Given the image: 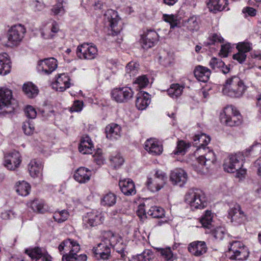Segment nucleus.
Listing matches in <instances>:
<instances>
[{"instance_id":"423d86ee","label":"nucleus","mask_w":261,"mask_h":261,"mask_svg":"<svg viewBox=\"0 0 261 261\" xmlns=\"http://www.w3.org/2000/svg\"><path fill=\"white\" fill-rule=\"evenodd\" d=\"M58 249L61 253L63 250L69 252L68 253L63 255V261H72L73 259L75 258L74 257L75 252H78L80 251V246L76 241L68 239L60 244Z\"/></svg>"},{"instance_id":"5701e85b","label":"nucleus","mask_w":261,"mask_h":261,"mask_svg":"<svg viewBox=\"0 0 261 261\" xmlns=\"http://www.w3.org/2000/svg\"><path fill=\"white\" fill-rule=\"evenodd\" d=\"M227 2L228 0H207L206 4L210 11L216 13L225 9L229 10Z\"/></svg>"},{"instance_id":"c85d7f7f","label":"nucleus","mask_w":261,"mask_h":261,"mask_svg":"<svg viewBox=\"0 0 261 261\" xmlns=\"http://www.w3.org/2000/svg\"><path fill=\"white\" fill-rule=\"evenodd\" d=\"M43 165L41 162L36 159L32 160L28 164V170L30 175L34 178L39 177L41 174Z\"/></svg>"},{"instance_id":"a211bd4d","label":"nucleus","mask_w":261,"mask_h":261,"mask_svg":"<svg viewBox=\"0 0 261 261\" xmlns=\"http://www.w3.org/2000/svg\"><path fill=\"white\" fill-rule=\"evenodd\" d=\"M188 251L195 256H200L207 250L206 244L204 241H196L189 244Z\"/></svg>"},{"instance_id":"8fccbe9b","label":"nucleus","mask_w":261,"mask_h":261,"mask_svg":"<svg viewBox=\"0 0 261 261\" xmlns=\"http://www.w3.org/2000/svg\"><path fill=\"white\" fill-rule=\"evenodd\" d=\"M31 207L34 212L39 213H43L45 211L44 203L38 200H35L31 203Z\"/></svg>"},{"instance_id":"c756f323","label":"nucleus","mask_w":261,"mask_h":261,"mask_svg":"<svg viewBox=\"0 0 261 261\" xmlns=\"http://www.w3.org/2000/svg\"><path fill=\"white\" fill-rule=\"evenodd\" d=\"M121 240V237L117 233L111 231H105L103 233L102 241L109 245V247L115 246Z\"/></svg>"},{"instance_id":"4be33fe9","label":"nucleus","mask_w":261,"mask_h":261,"mask_svg":"<svg viewBox=\"0 0 261 261\" xmlns=\"http://www.w3.org/2000/svg\"><path fill=\"white\" fill-rule=\"evenodd\" d=\"M92 171L85 167H80L74 174V179L80 184H85L89 181Z\"/></svg>"},{"instance_id":"72a5a7b5","label":"nucleus","mask_w":261,"mask_h":261,"mask_svg":"<svg viewBox=\"0 0 261 261\" xmlns=\"http://www.w3.org/2000/svg\"><path fill=\"white\" fill-rule=\"evenodd\" d=\"M11 62L6 53L0 54V75H6L10 71Z\"/></svg>"},{"instance_id":"473e14b6","label":"nucleus","mask_w":261,"mask_h":261,"mask_svg":"<svg viewBox=\"0 0 261 261\" xmlns=\"http://www.w3.org/2000/svg\"><path fill=\"white\" fill-rule=\"evenodd\" d=\"M12 98L11 91L7 88H0V109L8 107Z\"/></svg>"},{"instance_id":"0eeeda50","label":"nucleus","mask_w":261,"mask_h":261,"mask_svg":"<svg viewBox=\"0 0 261 261\" xmlns=\"http://www.w3.org/2000/svg\"><path fill=\"white\" fill-rule=\"evenodd\" d=\"M228 253L231 254L230 259L236 260H245L249 253L247 247L240 241H234L230 244Z\"/></svg>"},{"instance_id":"393cba45","label":"nucleus","mask_w":261,"mask_h":261,"mask_svg":"<svg viewBox=\"0 0 261 261\" xmlns=\"http://www.w3.org/2000/svg\"><path fill=\"white\" fill-rule=\"evenodd\" d=\"M70 79L66 74L62 73L59 75L53 87L57 91L63 92L69 88L70 83Z\"/></svg>"},{"instance_id":"412c9836","label":"nucleus","mask_w":261,"mask_h":261,"mask_svg":"<svg viewBox=\"0 0 261 261\" xmlns=\"http://www.w3.org/2000/svg\"><path fill=\"white\" fill-rule=\"evenodd\" d=\"M119 186L121 192L125 195H134L136 193L135 184L130 178L120 179Z\"/></svg>"},{"instance_id":"37998d69","label":"nucleus","mask_w":261,"mask_h":261,"mask_svg":"<svg viewBox=\"0 0 261 261\" xmlns=\"http://www.w3.org/2000/svg\"><path fill=\"white\" fill-rule=\"evenodd\" d=\"M147 214L154 218H162L164 216V210L159 206H151L147 211Z\"/></svg>"},{"instance_id":"2f4dec72","label":"nucleus","mask_w":261,"mask_h":261,"mask_svg":"<svg viewBox=\"0 0 261 261\" xmlns=\"http://www.w3.org/2000/svg\"><path fill=\"white\" fill-rule=\"evenodd\" d=\"M93 148V145L91 139L88 136L82 138L79 149L83 154H91Z\"/></svg>"},{"instance_id":"cd10ccee","label":"nucleus","mask_w":261,"mask_h":261,"mask_svg":"<svg viewBox=\"0 0 261 261\" xmlns=\"http://www.w3.org/2000/svg\"><path fill=\"white\" fill-rule=\"evenodd\" d=\"M211 138L210 136L206 134L202 133L200 135H196L193 138V145L197 147V150L203 149L206 150V146L210 142Z\"/></svg>"},{"instance_id":"e433bc0d","label":"nucleus","mask_w":261,"mask_h":261,"mask_svg":"<svg viewBox=\"0 0 261 261\" xmlns=\"http://www.w3.org/2000/svg\"><path fill=\"white\" fill-rule=\"evenodd\" d=\"M154 254L149 249H145L139 254L133 257V261H150L153 258Z\"/></svg>"},{"instance_id":"c9c22d12","label":"nucleus","mask_w":261,"mask_h":261,"mask_svg":"<svg viewBox=\"0 0 261 261\" xmlns=\"http://www.w3.org/2000/svg\"><path fill=\"white\" fill-rule=\"evenodd\" d=\"M15 188L18 194L22 196H26L30 193L31 187L28 182L21 181L16 184Z\"/></svg>"},{"instance_id":"ddd939ff","label":"nucleus","mask_w":261,"mask_h":261,"mask_svg":"<svg viewBox=\"0 0 261 261\" xmlns=\"http://www.w3.org/2000/svg\"><path fill=\"white\" fill-rule=\"evenodd\" d=\"M134 92L132 89L127 87L114 89L112 91V97L117 102H126L133 97Z\"/></svg>"},{"instance_id":"0e129e2a","label":"nucleus","mask_w":261,"mask_h":261,"mask_svg":"<svg viewBox=\"0 0 261 261\" xmlns=\"http://www.w3.org/2000/svg\"><path fill=\"white\" fill-rule=\"evenodd\" d=\"M94 160L97 165H101L103 163L104 159L101 154L100 150L97 151L96 153L93 155Z\"/></svg>"},{"instance_id":"58836bf2","label":"nucleus","mask_w":261,"mask_h":261,"mask_svg":"<svg viewBox=\"0 0 261 261\" xmlns=\"http://www.w3.org/2000/svg\"><path fill=\"white\" fill-rule=\"evenodd\" d=\"M139 70V64L137 62H130L125 67V76H128L130 78L137 75Z\"/></svg>"},{"instance_id":"2eb2a0df","label":"nucleus","mask_w":261,"mask_h":261,"mask_svg":"<svg viewBox=\"0 0 261 261\" xmlns=\"http://www.w3.org/2000/svg\"><path fill=\"white\" fill-rule=\"evenodd\" d=\"M228 217L236 226L243 224L246 219V216L239 205H236L229 210Z\"/></svg>"},{"instance_id":"bb28decb","label":"nucleus","mask_w":261,"mask_h":261,"mask_svg":"<svg viewBox=\"0 0 261 261\" xmlns=\"http://www.w3.org/2000/svg\"><path fill=\"white\" fill-rule=\"evenodd\" d=\"M150 95L144 92H139L137 95L136 106L140 110H145L150 103Z\"/></svg>"},{"instance_id":"aec40b11","label":"nucleus","mask_w":261,"mask_h":261,"mask_svg":"<svg viewBox=\"0 0 261 261\" xmlns=\"http://www.w3.org/2000/svg\"><path fill=\"white\" fill-rule=\"evenodd\" d=\"M188 176L186 172L181 169H177L171 172L170 180L174 185L181 187L187 181Z\"/></svg>"},{"instance_id":"680f3d73","label":"nucleus","mask_w":261,"mask_h":261,"mask_svg":"<svg viewBox=\"0 0 261 261\" xmlns=\"http://www.w3.org/2000/svg\"><path fill=\"white\" fill-rule=\"evenodd\" d=\"M223 38L220 36V34L215 33L213 34L211 37H210L208 44L211 45L214 44L216 42H221L223 41Z\"/></svg>"},{"instance_id":"09e8293b","label":"nucleus","mask_w":261,"mask_h":261,"mask_svg":"<svg viewBox=\"0 0 261 261\" xmlns=\"http://www.w3.org/2000/svg\"><path fill=\"white\" fill-rule=\"evenodd\" d=\"M212 233L214 237L218 240H222L226 234L225 228L222 226L217 227L214 228Z\"/></svg>"},{"instance_id":"864d4df0","label":"nucleus","mask_w":261,"mask_h":261,"mask_svg":"<svg viewBox=\"0 0 261 261\" xmlns=\"http://www.w3.org/2000/svg\"><path fill=\"white\" fill-rule=\"evenodd\" d=\"M187 27L190 31H196L199 28V23L195 17L190 18L187 23Z\"/></svg>"},{"instance_id":"39448f33","label":"nucleus","mask_w":261,"mask_h":261,"mask_svg":"<svg viewBox=\"0 0 261 261\" xmlns=\"http://www.w3.org/2000/svg\"><path fill=\"white\" fill-rule=\"evenodd\" d=\"M206 150L207 152L198 157L193 164V168L198 173H205L211 165L216 162V156L213 151L208 147Z\"/></svg>"},{"instance_id":"9d476101","label":"nucleus","mask_w":261,"mask_h":261,"mask_svg":"<svg viewBox=\"0 0 261 261\" xmlns=\"http://www.w3.org/2000/svg\"><path fill=\"white\" fill-rule=\"evenodd\" d=\"M104 221L103 214L96 210L87 212L83 217V224L86 228L96 226Z\"/></svg>"},{"instance_id":"1a4fd4ad","label":"nucleus","mask_w":261,"mask_h":261,"mask_svg":"<svg viewBox=\"0 0 261 261\" xmlns=\"http://www.w3.org/2000/svg\"><path fill=\"white\" fill-rule=\"evenodd\" d=\"M105 19L109 23L113 35H117L122 30V22L116 11L112 9L108 10L105 14Z\"/></svg>"},{"instance_id":"603ef678","label":"nucleus","mask_w":261,"mask_h":261,"mask_svg":"<svg viewBox=\"0 0 261 261\" xmlns=\"http://www.w3.org/2000/svg\"><path fill=\"white\" fill-rule=\"evenodd\" d=\"M209 65L213 69H216L223 67L224 63L220 59L214 57L210 60Z\"/></svg>"},{"instance_id":"6e6552de","label":"nucleus","mask_w":261,"mask_h":261,"mask_svg":"<svg viewBox=\"0 0 261 261\" xmlns=\"http://www.w3.org/2000/svg\"><path fill=\"white\" fill-rule=\"evenodd\" d=\"M167 177L165 173L161 171H156L154 175L148 177L146 181L148 189L152 192L159 191L165 185Z\"/></svg>"},{"instance_id":"4468645a","label":"nucleus","mask_w":261,"mask_h":261,"mask_svg":"<svg viewBox=\"0 0 261 261\" xmlns=\"http://www.w3.org/2000/svg\"><path fill=\"white\" fill-rule=\"evenodd\" d=\"M57 61L54 58L41 60L38 64V70L44 74H49L57 68Z\"/></svg>"},{"instance_id":"13d9d810","label":"nucleus","mask_w":261,"mask_h":261,"mask_svg":"<svg viewBox=\"0 0 261 261\" xmlns=\"http://www.w3.org/2000/svg\"><path fill=\"white\" fill-rule=\"evenodd\" d=\"M22 129L26 135H30L33 133L35 128L31 122L29 121L23 123Z\"/></svg>"},{"instance_id":"69168bd1","label":"nucleus","mask_w":261,"mask_h":261,"mask_svg":"<svg viewBox=\"0 0 261 261\" xmlns=\"http://www.w3.org/2000/svg\"><path fill=\"white\" fill-rule=\"evenodd\" d=\"M230 48L229 44H224L222 45L219 55L223 57H226Z\"/></svg>"},{"instance_id":"49530a36","label":"nucleus","mask_w":261,"mask_h":261,"mask_svg":"<svg viewBox=\"0 0 261 261\" xmlns=\"http://www.w3.org/2000/svg\"><path fill=\"white\" fill-rule=\"evenodd\" d=\"M212 212L207 210L205 211V214L201 218L200 222L203 227L210 228L212 225Z\"/></svg>"},{"instance_id":"338daca9","label":"nucleus","mask_w":261,"mask_h":261,"mask_svg":"<svg viewBox=\"0 0 261 261\" xmlns=\"http://www.w3.org/2000/svg\"><path fill=\"white\" fill-rule=\"evenodd\" d=\"M1 217L3 219L8 220L14 218L15 216L12 211H5L1 213Z\"/></svg>"},{"instance_id":"6ab92c4d","label":"nucleus","mask_w":261,"mask_h":261,"mask_svg":"<svg viewBox=\"0 0 261 261\" xmlns=\"http://www.w3.org/2000/svg\"><path fill=\"white\" fill-rule=\"evenodd\" d=\"M144 148L149 153L154 155H160L163 150L162 144L155 139H150L146 140Z\"/></svg>"},{"instance_id":"a18cd8bd","label":"nucleus","mask_w":261,"mask_h":261,"mask_svg":"<svg viewBox=\"0 0 261 261\" xmlns=\"http://www.w3.org/2000/svg\"><path fill=\"white\" fill-rule=\"evenodd\" d=\"M25 253L32 258L36 260L41 258L44 254L41 248L35 247L30 249H26Z\"/></svg>"},{"instance_id":"79ce46f5","label":"nucleus","mask_w":261,"mask_h":261,"mask_svg":"<svg viewBox=\"0 0 261 261\" xmlns=\"http://www.w3.org/2000/svg\"><path fill=\"white\" fill-rule=\"evenodd\" d=\"M156 250L166 260H172L174 258V255L171 248L167 247L166 248H156Z\"/></svg>"},{"instance_id":"052dcab7","label":"nucleus","mask_w":261,"mask_h":261,"mask_svg":"<svg viewBox=\"0 0 261 261\" xmlns=\"http://www.w3.org/2000/svg\"><path fill=\"white\" fill-rule=\"evenodd\" d=\"M25 114L30 119H34L36 117V110L31 106H27L24 109Z\"/></svg>"},{"instance_id":"7ed1b4c3","label":"nucleus","mask_w":261,"mask_h":261,"mask_svg":"<svg viewBox=\"0 0 261 261\" xmlns=\"http://www.w3.org/2000/svg\"><path fill=\"white\" fill-rule=\"evenodd\" d=\"M185 200L192 209H202L207 205L204 193L199 189H190L186 193Z\"/></svg>"},{"instance_id":"3c124183","label":"nucleus","mask_w":261,"mask_h":261,"mask_svg":"<svg viewBox=\"0 0 261 261\" xmlns=\"http://www.w3.org/2000/svg\"><path fill=\"white\" fill-rule=\"evenodd\" d=\"M110 161L112 166L115 168L119 167L124 162L123 158L119 154L112 156L110 158Z\"/></svg>"},{"instance_id":"f704fd0d","label":"nucleus","mask_w":261,"mask_h":261,"mask_svg":"<svg viewBox=\"0 0 261 261\" xmlns=\"http://www.w3.org/2000/svg\"><path fill=\"white\" fill-rule=\"evenodd\" d=\"M58 24L53 21L47 24L46 28L41 32V35L45 39L51 38L59 31Z\"/></svg>"},{"instance_id":"20e7f679","label":"nucleus","mask_w":261,"mask_h":261,"mask_svg":"<svg viewBox=\"0 0 261 261\" xmlns=\"http://www.w3.org/2000/svg\"><path fill=\"white\" fill-rule=\"evenodd\" d=\"M221 123L229 126H239L242 123V117L240 113L232 106L225 107L220 113Z\"/></svg>"},{"instance_id":"f3484780","label":"nucleus","mask_w":261,"mask_h":261,"mask_svg":"<svg viewBox=\"0 0 261 261\" xmlns=\"http://www.w3.org/2000/svg\"><path fill=\"white\" fill-rule=\"evenodd\" d=\"M237 48L238 52L233 55V59L239 63H242L246 59V53L252 48L251 44L247 42H240L237 44Z\"/></svg>"},{"instance_id":"774afa93","label":"nucleus","mask_w":261,"mask_h":261,"mask_svg":"<svg viewBox=\"0 0 261 261\" xmlns=\"http://www.w3.org/2000/svg\"><path fill=\"white\" fill-rule=\"evenodd\" d=\"M137 215L141 218H143V217L146 215V210L144 205H140L137 211Z\"/></svg>"},{"instance_id":"a19ab883","label":"nucleus","mask_w":261,"mask_h":261,"mask_svg":"<svg viewBox=\"0 0 261 261\" xmlns=\"http://www.w3.org/2000/svg\"><path fill=\"white\" fill-rule=\"evenodd\" d=\"M23 91L30 98L35 97L38 93L37 87L31 83L24 84L23 86Z\"/></svg>"},{"instance_id":"4c0bfd02","label":"nucleus","mask_w":261,"mask_h":261,"mask_svg":"<svg viewBox=\"0 0 261 261\" xmlns=\"http://www.w3.org/2000/svg\"><path fill=\"white\" fill-rule=\"evenodd\" d=\"M116 196L113 193L109 192L105 194L101 199V204L103 206H111L116 202Z\"/></svg>"},{"instance_id":"4d7b16f0","label":"nucleus","mask_w":261,"mask_h":261,"mask_svg":"<svg viewBox=\"0 0 261 261\" xmlns=\"http://www.w3.org/2000/svg\"><path fill=\"white\" fill-rule=\"evenodd\" d=\"M148 80L145 75L139 76L134 83L138 84L140 88H143L145 87L148 84Z\"/></svg>"},{"instance_id":"7c9ffc66","label":"nucleus","mask_w":261,"mask_h":261,"mask_svg":"<svg viewBox=\"0 0 261 261\" xmlns=\"http://www.w3.org/2000/svg\"><path fill=\"white\" fill-rule=\"evenodd\" d=\"M210 75V70L205 67L198 66L194 70V75L200 82H206L209 80Z\"/></svg>"},{"instance_id":"9b49d317","label":"nucleus","mask_w":261,"mask_h":261,"mask_svg":"<svg viewBox=\"0 0 261 261\" xmlns=\"http://www.w3.org/2000/svg\"><path fill=\"white\" fill-rule=\"evenodd\" d=\"M77 56L81 59L93 60L98 55V49L96 45L84 43L78 46L76 49Z\"/></svg>"},{"instance_id":"6e6d98bb","label":"nucleus","mask_w":261,"mask_h":261,"mask_svg":"<svg viewBox=\"0 0 261 261\" xmlns=\"http://www.w3.org/2000/svg\"><path fill=\"white\" fill-rule=\"evenodd\" d=\"M144 35L146 36V39L153 41L154 44L158 41L159 35L155 31L148 30Z\"/></svg>"},{"instance_id":"de8ad7c7","label":"nucleus","mask_w":261,"mask_h":261,"mask_svg":"<svg viewBox=\"0 0 261 261\" xmlns=\"http://www.w3.org/2000/svg\"><path fill=\"white\" fill-rule=\"evenodd\" d=\"M69 213L66 210L57 211L54 213V219L58 223H62L66 221L69 217Z\"/></svg>"},{"instance_id":"f257e3e1","label":"nucleus","mask_w":261,"mask_h":261,"mask_svg":"<svg viewBox=\"0 0 261 261\" xmlns=\"http://www.w3.org/2000/svg\"><path fill=\"white\" fill-rule=\"evenodd\" d=\"M247 88L240 77L233 75L226 80L223 92L230 97H240L244 94Z\"/></svg>"},{"instance_id":"ea45409f","label":"nucleus","mask_w":261,"mask_h":261,"mask_svg":"<svg viewBox=\"0 0 261 261\" xmlns=\"http://www.w3.org/2000/svg\"><path fill=\"white\" fill-rule=\"evenodd\" d=\"M183 87L178 84H173L167 90V93L169 96L173 98H176L182 94Z\"/></svg>"},{"instance_id":"c03bdc74","label":"nucleus","mask_w":261,"mask_h":261,"mask_svg":"<svg viewBox=\"0 0 261 261\" xmlns=\"http://www.w3.org/2000/svg\"><path fill=\"white\" fill-rule=\"evenodd\" d=\"M190 146L189 143H186L185 141L180 140L178 141L177 147L173 151V153L175 155H184L186 152L187 149Z\"/></svg>"},{"instance_id":"e2e57ef3","label":"nucleus","mask_w":261,"mask_h":261,"mask_svg":"<svg viewBox=\"0 0 261 261\" xmlns=\"http://www.w3.org/2000/svg\"><path fill=\"white\" fill-rule=\"evenodd\" d=\"M83 107V103L82 101L80 100H75L74 101L73 104L72 105V107L70 108V111L73 112H80Z\"/></svg>"},{"instance_id":"f03ea898","label":"nucleus","mask_w":261,"mask_h":261,"mask_svg":"<svg viewBox=\"0 0 261 261\" xmlns=\"http://www.w3.org/2000/svg\"><path fill=\"white\" fill-rule=\"evenodd\" d=\"M243 160V155L239 153L235 154L229 155L224 160L223 168L224 171L228 173L236 172V176L239 178L243 177L246 174V170L241 169L242 166V161Z\"/></svg>"},{"instance_id":"f8f14e48","label":"nucleus","mask_w":261,"mask_h":261,"mask_svg":"<svg viewBox=\"0 0 261 261\" xmlns=\"http://www.w3.org/2000/svg\"><path fill=\"white\" fill-rule=\"evenodd\" d=\"M26 32L25 27L17 24L12 26L8 31V39L13 45L17 44L22 40Z\"/></svg>"},{"instance_id":"5fc2aeb1","label":"nucleus","mask_w":261,"mask_h":261,"mask_svg":"<svg viewBox=\"0 0 261 261\" xmlns=\"http://www.w3.org/2000/svg\"><path fill=\"white\" fill-rule=\"evenodd\" d=\"M164 20L170 24L171 28H174L177 26V17L173 15L164 14L163 15Z\"/></svg>"},{"instance_id":"bf43d9fd","label":"nucleus","mask_w":261,"mask_h":261,"mask_svg":"<svg viewBox=\"0 0 261 261\" xmlns=\"http://www.w3.org/2000/svg\"><path fill=\"white\" fill-rule=\"evenodd\" d=\"M140 42L142 47L145 49L152 47L155 44L153 41L146 39V36L144 35L142 36Z\"/></svg>"},{"instance_id":"dca6fc26","label":"nucleus","mask_w":261,"mask_h":261,"mask_svg":"<svg viewBox=\"0 0 261 261\" xmlns=\"http://www.w3.org/2000/svg\"><path fill=\"white\" fill-rule=\"evenodd\" d=\"M21 162L19 153L13 151L5 155L4 165L8 169L14 170L19 166Z\"/></svg>"},{"instance_id":"a878e982","label":"nucleus","mask_w":261,"mask_h":261,"mask_svg":"<svg viewBox=\"0 0 261 261\" xmlns=\"http://www.w3.org/2000/svg\"><path fill=\"white\" fill-rule=\"evenodd\" d=\"M121 127L116 123H111L106 127L107 138L113 140L119 139L121 136Z\"/></svg>"},{"instance_id":"b1692460","label":"nucleus","mask_w":261,"mask_h":261,"mask_svg":"<svg viewBox=\"0 0 261 261\" xmlns=\"http://www.w3.org/2000/svg\"><path fill=\"white\" fill-rule=\"evenodd\" d=\"M93 252L97 257L107 259L110 256L111 248L109 247V245L106 244L101 241V242L98 244L97 247L93 248Z\"/></svg>"}]
</instances>
